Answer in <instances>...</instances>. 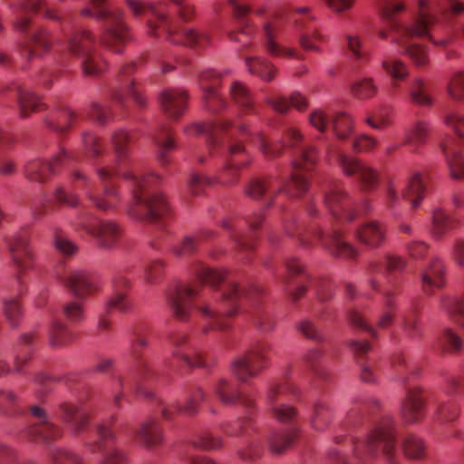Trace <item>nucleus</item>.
<instances>
[{
    "label": "nucleus",
    "instance_id": "obj_1",
    "mask_svg": "<svg viewBox=\"0 0 464 464\" xmlns=\"http://www.w3.org/2000/svg\"><path fill=\"white\" fill-rule=\"evenodd\" d=\"M82 140L84 149L96 160L94 163L96 174L103 183L102 188L100 189L84 173L80 170L72 171V179L82 181L89 201L102 211L113 208L119 198L111 183L121 175L128 181L132 194L130 215L137 219L163 227L170 210L165 197L156 189L160 178L152 173H142L134 168L128 169L132 141L130 134L124 130H118L112 133L111 138L114 150L112 161L103 156L100 139L94 134L84 132Z\"/></svg>",
    "mask_w": 464,
    "mask_h": 464
},
{
    "label": "nucleus",
    "instance_id": "obj_2",
    "mask_svg": "<svg viewBox=\"0 0 464 464\" xmlns=\"http://www.w3.org/2000/svg\"><path fill=\"white\" fill-rule=\"evenodd\" d=\"M191 272L198 282L180 284L167 292L168 304L178 320H188L192 309L195 308L209 320V323L202 327L204 334L216 329L226 330L228 325L223 317L235 314L242 303L248 301L253 306L251 316L255 324L261 331L273 329V317L267 311L258 306L263 291L257 285H250L246 289L234 282H228L223 290H204V284L215 288L226 281V274L200 262H196L192 266Z\"/></svg>",
    "mask_w": 464,
    "mask_h": 464
},
{
    "label": "nucleus",
    "instance_id": "obj_3",
    "mask_svg": "<svg viewBox=\"0 0 464 464\" xmlns=\"http://www.w3.org/2000/svg\"><path fill=\"white\" fill-rule=\"evenodd\" d=\"M439 5L428 0H418V15L411 23H405L401 14L405 10L402 2L392 1L382 5L379 11L383 25L394 34L393 42L397 44L400 53L407 55L412 63L420 68L429 63L426 46L411 42L413 38H428L433 44L446 46L450 43V38L436 40L442 25L439 23L437 14L444 19H451L464 13V2L460 0H443Z\"/></svg>",
    "mask_w": 464,
    "mask_h": 464
},
{
    "label": "nucleus",
    "instance_id": "obj_4",
    "mask_svg": "<svg viewBox=\"0 0 464 464\" xmlns=\"http://www.w3.org/2000/svg\"><path fill=\"white\" fill-rule=\"evenodd\" d=\"M238 133L241 138L249 139L250 142L256 146L266 159L272 160L281 155L284 146H289L292 149L298 148L304 140V135L298 129L293 126L285 127L283 134V140L279 143L271 142L261 133H251L246 125L241 124L237 128H232L228 121H219L218 122L194 123L185 129V133L188 136L204 134L207 136L208 148L209 155L220 154L225 160V167L222 174L218 178V181L224 185L234 183L238 177V169L249 163L246 160H237V158H245V148L240 141L234 140V134Z\"/></svg>",
    "mask_w": 464,
    "mask_h": 464
},
{
    "label": "nucleus",
    "instance_id": "obj_5",
    "mask_svg": "<svg viewBox=\"0 0 464 464\" xmlns=\"http://www.w3.org/2000/svg\"><path fill=\"white\" fill-rule=\"evenodd\" d=\"M126 4L135 16L144 15L147 18L148 34L151 36L165 37L171 44L195 49L205 48L210 43L208 34L182 28L179 21L169 18L166 4L137 0H126Z\"/></svg>",
    "mask_w": 464,
    "mask_h": 464
},
{
    "label": "nucleus",
    "instance_id": "obj_6",
    "mask_svg": "<svg viewBox=\"0 0 464 464\" xmlns=\"http://www.w3.org/2000/svg\"><path fill=\"white\" fill-rule=\"evenodd\" d=\"M317 159V150L311 145H304L298 149V155L293 162L291 180L280 183L272 178L256 179L249 182L246 194L252 198L264 197L266 205L273 204L276 194L285 191L289 197H297L307 191L309 178L307 172L312 169Z\"/></svg>",
    "mask_w": 464,
    "mask_h": 464
},
{
    "label": "nucleus",
    "instance_id": "obj_7",
    "mask_svg": "<svg viewBox=\"0 0 464 464\" xmlns=\"http://www.w3.org/2000/svg\"><path fill=\"white\" fill-rule=\"evenodd\" d=\"M353 456L360 464H372L382 453L387 464H400L397 457L393 420L389 414L376 419L367 437L353 441Z\"/></svg>",
    "mask_w": 464,
    "mask_h": 464
},
{
    "label": "nucleus",
    "instance_id": "obj_8",
    "mask_svg": "<svg viewBox=\"0 0 464 464\" xmlns=\"http://www.w3.org/2000/svg\"><path fill=\"white\" fill-rule=\"evenodd\" d=\"M89 5L80 12L82 16L94 17L102 22L101 44L114 53H122L125 45L131 40L130 29L124 21L121 9H110L107 0H83Z\"/></svg>",
    "mask_w": 464,
    "mask_h": 464
},
{
    "label": "nucleus",
    "instance_id": "obj_9",
    "mask_svg": "<svg viewBox=\"0 0 464 464\" xmlns=\"http://www.w3.org/2000/svg\"><path fill=\"white\" fill-rule=\"evenodd\" d=\"M130 353L135 361V371L131 373L130 378H124L121 375L114 377L112 382V389L115 392L113 397V404L117 409H121V401L124 397L121 392L123 389L135 390L138 393L144 394L148 398H153L154 393L145 391L141 385V380H147L151 376L147 360L142 356V349L148 345V338L145 330L140 327H135L130 337Z\"/></svg>",
    "mask_w": 464,
    "mask_h": 464
},
{
    "label": "nucleus",
    "instance_id": "obj_10",
    "mask_svg": "<svg viewBox=\"0 0 464 464\" xmlns=\"http://www.w3.org/2000/svg\"><path fill=\"white\" fill-rule=\"evenodd\" d=\"M97 37L89 29H76L67 35L66 49L81 64L86 76H96L105 69V63L96 52Z\"/></svg>",
    "mask_w": 464,
    "mask_h": 464
},
{
    "label": "nucleus",
    "instance_id": "obj_11",
    "mask_svg": "<svg viewBox=\"0 0 464 464\" xmlns=\"http://www.w3.org/2000/svg\"><path fill=\"white\" fill-rule=\"evenodd\" d=\"M392 363L406 388L405 399L401 407V418L408 423H416L424 417L425 408L420 390L418 387L408 386L407 373L415 375L419 370L412 366L401 353L393 355Z\"/></svg>",
    "mask_w": 464,
    "mask_h": 464
},
{
    "label": "nucleus",
    "instance_id": "obj_12",
    "mask_svg": "<svg viewBox=\"0 0 464 464\" xmlns=\"http://www.w3.org/2000/svg\"><path fill=\"white\" fill-rule=\"evenodd\" d=\"M290 367L284 372V380L273 382L266 393V406L275 420L281 423H290L297 416V410L289 404L292 398L298 395L299 390L287 381Z\"/></svg>",
    "mask_w": 464,
    "mask_h": 464
},
{
    "label": "nucleus",
    "instance_id": "obj_13",
    "mask_svg": "<svg viewBox=\"0 0 464 464\" xmlns=\"http://www.w3.org/2000/svg\"><path fill=\"white\" fill-rule=\"evenodd\" d=\"M115 420V416L112 415L108 420L98 423L95 426L98 439L84 443V447L92 453L96 451L101 453L102 458L98 464H127L128 462L126 452L115 446L117 437L111 429Z\"/></svg>",
    "mask_w": 464,
    "mask_h": 464
},
{
    "label": "nucleus",
    "instance_id": "obj_14",
    "mask_svg": "<svg viewBox=\"0 0 464 464\" xmlns=\"http://www.w3.org/2000/svg\"><path fill=\"white\" fill-rule=\"evenodd\" d=\"M270 347L265 343L252 345L231 362V372L241 382L246 383L266 367Z\"/></svg>",
    "mask_w": 464,
    "mask_h": 464
},
{
    "label": "nucleus",
    "instance_id": "obj_15",
    "mask_svg": "<svg viewBox=\"0 0 464 464\" xmlns=\"http://www.w3.org/2000/svg\"><path fill=\"white\" fill-rule=\"evenodd\" d=\"M322 191L324 205L336 221H353L357 217L358 213L353 208L341 179H328L323 184Z\"/></svg>",
    "mask_w": 464,
    "mask_h": 464
},
{
    "label": "nucleus",
    "instance_id": "obj_16",
    "mask_svg": "<svg viewBox=\"0 0 464 464\" xmlns=\"http://www.w3.org/2000/svg\"><path fill=\"white\" fill-rule=\"evenodd\" d=\"M405 267V261L395 255H386L382 261L372 260L369 264L368 274H369V284L372 289L381 291L385 295V305L387 308H392L393 303L391 299L392 293L389 289L382 286V280L385 279L388 282H392V276L390 274L394 272H400Z\"/></svg>",
    "mask_w": 464,
    "mask_h": 464
},
{
    "label": "nucleus",
    "instance_id": "obj_17",
    "mask_svg": "<svg viewBox=\"0 0 464 464\" xmlns=\"http://www.w3.org/2000/svg\"><path fill=\"white\" fill-rule=\"evenodd\" d=\"M78 154L69 152L61 148L59 153L52 161H44L40 159L30 160L24 166L26 179L35 182H44L52 176L58 173L60 169L69 166L73 161H78Z\"/></svg>",
    "mask_w": 464,
    "mask_h": 464
},
{
    "label": "nucleus",
    "instance_id": "obj_18",
    "mask_svg": "<svg viewBox=\"0 0 464 464\" xmlns=\"http://www.w3.org/2000/svg\"><path fill=\"white\" fill-rule=\"evenodd\" d=\"M14 15V26L21 33H27L31 26L32 15L41 13L46 18L60 20L61 17L43 0H17L11 5Z\"/></svg>",
    "mask_w": 464,
    "mask_h": 464
},
{
    "label": "nucleus",
    "instance_id": "obj_19",
    "mask_svg": "<svg viewBox=\"0 0 464 464\" xmlns=\"http://www.w3.org/2000/svg\"><path fill=\"white\" fill-rule=\"evenodd\" d=\"M29 411L35 420V423L27 429V437L34 440H40L46 445H51L53 441L62 438L63 430L50 421L48 414L42 407L32 405Z\"/></svg>",
    "mask_w": 464,
    "mask_h": 464
},
{
    "label": "nucleus",
    "instance_id": "obj_20",
    "mask_svg": "<svg viewBox=\"0 0 464 464\" xmlns=\"http://www.w3.org/2000/svg\"><path fill=\"white\" fill-rule=\"evenodd\" d=\"M287 19L292 23L298 36L299 44L304 50L314 52L321 51L314 42H324L325 41V36L317 29H309L307 27V22L314 20V16L310 14L308 7L296 8L295 13L290 14Z\"/></svg>",
    "mask_w": 464,
    "mask_h": 464
},
{
    "label": "nucleus",
    "instance_id": "obj_21",
    "mask_svg": "<svg viewBox=\"0 0 464 464\" xmlns=\"http://www.w3.org/2000/svg\"><path fill=\"white\" fill-rule=\"evenodd\" d=\"M335 159L346 176L357 179L362 190H371L378 186L379 176L373 169L341 151L336 152Z\"/></svg>",
    "mask_w": 464,
    "mask_h": 464
},
{
    "label": "nucleus",
    "instance_id": "obj_22",
    "mask_svg": "<svg viewBox=\"0 0 464 464\" xmlns=\"http://www.w3.org/2000/svg\"><path fill=\"white\" fill-rule=\"evenodd\" d=\"M28 237V230L23 228L6 239L11 259L17 269L16 280L20 285H23V274L33 266V253Z\"/></svg>",
    "mask_w": 464,
    "mask_h": 464
},
{
    "label": "nucleus",
    "instance_id": "obj_23",
    "mask_svg": "<svg viewBox=\"0 0 464 464\" xmlns=\"http://www.w3.org/2000/svg\"><path fill=\"white\" fill-rule=\"evenodd\" d=\"M262 220V213H256L250 219L246 220V222L248 224L251 231L250 233L246 234L240 232V221L234 217L226 218L222 221L221 227L229 233L230 237L235 243L237 250L238 252H246L248 254L254 249L256 241L255 232Z\"/></svg>",
    "mask_w": 464,
    "mask_h": 464
},
{
    "label": "nucleus",
    "instance_id": "obj_24",
    "mask_svg": "<svg viewBox=\"0 0 464 464\" xmlns=\"http://www.w3.org/2000/svg\"><path fill=\"white\" fill-rule=\"evenodd\" d=\"M312 126L324 131L329 126L338 139L344 140L350 136L353 125L351 117L344 112H337L331 118L322 110H314L309 116Z\"/></svg>",
    "mask_w": 464,
    "mask_h": 464
},
{
    "label": "nucleus",
    "instance_id": "obj_25",
    "mask_svg": "<svg viewBox=\"0 0 464 464\" xmlns=\"http://www.w3.org/2000/svg\"><path fill=\"white\" fill-rule=\"evenodd\" d=\"M215 396L226 405H235L239 402L251 415L256 409L255 399L249 394L239 391V385L226 378L219 379L212 387Z\"/></svg>",
    "mask_w": 464,
    "mask_h": 464
},
{
    "label": "nucleus",
    "instance_id": "obj_26",
    "mask_svg": "<svg viewBox=\"0 0 464 464\" xmlns=\"http://www.w3.org/2000/svg\"><path fill=\"white\" fill-rule=\"evenodd\" d=\"M136 69L134 62L123 64L118 74L117 87L111 91V100L121 105L125 104L126 97L130 96L140 107L146 106V100L134 85L130 75Z\"/></svg>",
    "mask_w": 464,
    "mask_h": 464
},
{
    "label": "nucleus",
    "instance_id": "obj_27",
    "mask_svg": "<svg viewBox=\"0 0 464 464\" xmlns=\"http://www.w3.org/2000/svg\"><path fill=\"white\" fill-rule=\"evenodd\" d=\"M79 226L88 234L96 237L98 245L104 249L116 247L121 237V228L111 221H102L98 225H92L86 218L79 219Z\"/></svg>",
    "mask_w": 464,
    "mask_h": 464
},
{
    "label": "nucleus",
    "instance_id": "obj_28",
    "mask_svg": "<svg viewBox=\"0 0 464 464\" xmlns=\"http://www.w3.org/2000/svg\"><path fill=\"white\" fill-rule=\"evenodd\" d=\"M198 84L202 91L205 107L218 112L227 106V101L219 95L218 88L220 84V75L213 70L203 71L198 76Z\"/></svg>",
    "mask_w": 464,
    "mask_h": 464
},
{
    "label": "nucleus",
    "instance_id": "obj_29",
    "mask_svg": "<svg viewBox=\"0 0 464 464\" xmlns=\"http://www.w3.org/2000/svg\"><path fill=\"white\" fill-rule=\"evenodd\" d=\"M205 398V392L201 388L196 387L189 391L187 395L186 401L181 404L176 401L173 402L163 403L161 400L158 399L157 402L160 408V413L164 420H171L177 414H184L192 416L197 413L199 401Z\"/></svg>",
    "mask_w": 464,
    "mask_h": 464
},
{
    "label": "nucleus",
    "instance_id": "obj_30",
    "mask_svg": "<svg viewBox=\"0 0 464 464\" xmlns=\"http://www.w3.org/2000/svg\"><path fill=\"white\" fill-rule=\"evenodd\" d=\"M56 276L78 298H85L97 290L92 277L83 270L68 269L63 273L57 272Z\"/></svg>",
    "mask_w": 464,
    "mask_h": 464
},
{
    "label": "nucleus",
    "instance_id": "obj_31",
    "mask_svg": "<svg viewBox=\"0 0 464 464\" xmlns=\"http://www.w3.org/2000/svg\"><path fill=\"white\" fill-rule=\"evenodd\" d=\"M285 18L283 16L276 17L264 24L263 34L265 36V48L266 52L276 57H287L304 59V56L298 54L293 48L285 47L276 41V36L282 31Z\"/></svg>",
    "mask_w": 464,
    "mask_h": 464
},
{
    "label": "nucleus",
    "instance_id": "obj_32",
    "mask_svg": "<svg viewBox=\"0 0 464 464\" xmlns=\"http://www.w3.org/2000/svg\"><path fill=\"white\" fill-rule=\"evenodd\" d=\"M314 237L335 256L349 259L353 258L357 255L356 249L343 239L337 227H333L327 234L318 229L314 232Z\"/></svg>",
    "mask_w": 464,
    "mask_h": 464
},
{
    "label": "nucleus",
    "instance_id": "obj_33",
    "mask_svg": "<svg viewBox=\"0 0 464 464\" xmlns=\"http://www.w3.org/2000/svg\"><path fill=\"white\" fill-rule=\"evenodd\" d=\"M130 285V282L125 277L122 271H119L115 274L111 279L112 295L105 305L107 314L113 310L126 314L132 309L131 301L126 293Z\"/></svg>",
    "mask_w": 464,
    "mask_h": 464
},
{
    "label": "nucleus",
    "instance_id": "obj_34",
    "mask_svg": "<svg viewBox=\"0 0 464 464\" xmlns=\"http://www.w3.org/2000/svg\"><path fill=\"white\" fill-rule=\"evenodd\" d=\"M56 416L67 423L75 435L82 433L90 422L88 412L83 408H80L70 401H64L59 405Z\"/></svg>",
    "mask_w": 464,
    "mask_h": 464
},
{
    "label": "nucleus",
    "instance_id": "obj_35",
    "mask_svg": "<svg viewBox=\"0 0 464 464\" xmlns=\"http://www.w3.org/2000/svg\"><path fill=\"white\" fill-rule=\"evenodd\" d=\"M459 142L450 136H447L440 143L450 174L454 179L464 178V156L459 151Z\"/></svg>",
    "mask_w": 464,
    "mask_h": 464
},
{
    "label": "nucleus",
    "instance_id": "obj_36",
    "mask_svg": "<svg viewBox=\"0 0 464 464\" xmlns=\"http://www.w3.org/2000/svg\"><path fill=\"white\" fill-rule=\"evenodd\" d=\"M51 46L50 34L43 28L26 34L20 43L21 54L27 60L47 53Z\"/></svg>",
    "mask_w": 464,
    "mask_h": 464
},
{
    "label": "nucleus",
    "instance_id": "obj_37",
    "mask_svg": "<svg viewBox=\"0 0 464 464\" xmlns=\"http://www.w3.org/2000/svg\"><path fill=\"white\" fill-rule=\"evenodd\" d=\"M188 93L184 90L169 88L159 95L162 111L172 119L179 118L187 108Z\"/></svg>",
    "mask_w": 464,
    "mask_h": 464
},
{
    "label": "nucleus",
    "instance_id": "obj_38",
    "mask_svg": "<svg viewBox=\"0 0 464 464\" xmlns=\"http://www.w3.org/2000/svg\"><path fill=\"white\" fill-rule=\"evenodd\" d=\"M445 266L439 258H434L421 273V286L423 292L431 295L435 289L445 285Z\"/></svg>",
    "mask_w": 464,
    "mask_h": 464
},
{
    "label": "nucleus",
    "instance_id": "obj_39",
    "mask_svg": "<svg viewBox=\"0 0 464 464\" xmlns=\"http://www.w3.org/2000/svg\"><path fill=\"white\" fill-rule=\"evenodd\" d=\"M7 89L18 102L21 117L26 118L32 112L45 108V104L41 102L40 98L31 90L24 88L16 83H13Z\"/></svg>",
    "mask_w": 464,
    "mask_h": 464
},
{
    "label": "nucleus",
    "instance_id": "obj_40",
    "mask_svg": "<svg viewBox=\"0 0 464 464\" xmlns=\"http://www.w3.org/2000/svg\"><path fill=\"white\" fill-rule=\"evenodd\" d=\"M172 355L188 366L204 367L205 362L201 353L192 350L185 334H178L172 340Z\"/></svg>",
    "mask_w": 464,
    "mask_h": 464
},
{
    "label": "nucleus",
    "instance_id": "obj_41",
    "mask_svg": "<svg viewBox=\"0 0 464 464\" xmlns=\"http://www.w3.org/2000/svg\"><path fill=\"white\" fill-rule=\"evenodd\" d=\"M356 237L362 244L372 247H380L386 237L385 226L376 220L362 223L356 230Z\"/></svg>",
    "mask_w": 464,
    "mask_h": 464
},
{
    "label": "nucleus",
    "instance_id": "obj_42",
    "mask_svg": "<svg viewBox=\"0 0 464 464\" xmlns=\"http://www.w3.org/2000/svg\"><path fill=\"white\" fill-rule=\"evenodd\" d=\"M134 436L146 448H152L163 440L162 427L156 419L149 418L134 430Z\"/></svg>",
    "mask_w": 464,
    "mask_h": 464
},
{
    "label": "nucleus",
    "instance_id": "obj_43",
    "mask_svg": "<svg viewBox=\"0 0 464 464\" xmlns=\"http://www.w3.org/2000/svg\"><path fill=\"white\" fill-rule=\"evenodd\" d=\"M380 403L373 398H357L352 402V406L346 413L342 424V429L346 430L351 427L361 423L363 412L372 411L379 409Z\"/></svg>",
    "mask_w": 464,
    "mask_h": 464
},
{
    "label": "nucleus",
    "instance_id": "obj_44",
    "mask_svg": "<svg viewBox=\"0 0 464 464\" xmlns=\"http://www.w3.org/2000/svg\"><path fill=\"white\" fill-rule=\"evenodd\" d=\"M152 140L157 147V158L161 165L169 163L168 152L176 148L172 130L166 125L159 128L152 136Z\"/></svg>",
    "mask_w": 464,
    "mask_h": 464
},
{
    "label": "nucleus",
    "instance_id": "obj_45",
    "mask_svg": "<svg viewBox=\"0 0 464 464\" xmlns=\"http://www.w3.org/2000/svg\"><path fill=\"white\" fill-rule=\"evenodd\" d=\"M266 102L279 113H286L291 105L299 111H304L308 107L307 99L299 92H294L289 100L284 96L276 95L266 98Z\"/></svg>",
    "mask_w": 464,
    "mask_h": 464
},
{
    "label": "nucleus",
    "instance_id": "obj_46",
    "mask_svg": "<svg viewBox=\"0 0 464 464\" xmlns=\"http://www.w3.org/2000/svg\"><path fill=\"white\" fill-rule=\"evenodd\" d=\"M429 133L430 126L428 122L417 121L405 130L404 144L409 146L412 151L416 152L427 142Z\"/></svg>",
    "mask_w": 464,
    "mask_h": 464
},
{
    "label": "nucleus",
    "instance_id": "obj_47",
    "mask_svg": "<svg viewBox=\"0 0 464 464\" xmlns=\"http://www.w3.org/2000/svg\"><path fill=\"white\" fill-rule=\"evenodd\" d=\"M297 435L295 429L273 430L267 436V444L274 454H282L288 450Z\"/></svg>",
    "mask_w": 464,
    "mask_h": 464
},
{
    "label": "nucleus",
    "instance_id": "obj_48",
    "mask_svg": "<svg viewBox=\"0 0 464 464\" xmlns=\"http://www.w3.org/2000/svg\"><path fill=\"white\" fill-rule=\"evenodd\" d=\"M228 3L232 7L240 34L251 36L256 32V27L247 16L250 13L247 2L246 0H228Z\"/></svg>",
    "mask_w": 464,
    "mask_h": 464
},
{
    "label": "nucleus",
    "instance_id": "obj_49",
    "mask_svg": "<svg viewBox=\"0 0 464 464\" xmlns=\"http://www.w3.org/2000/svg\"><path fill=\"white\" fill-rule=\"evenodd\" d=\"M245 63L251 74L259 77L264 82H271L277 71L272 63L262 57L246 56Z\"/></svg>",
    "mask_w": 464,
    "mask_h": 464
},
{
    "label": "nucleus",
    "instance_id": "obj_50",
    "mask_svg": "<svg viewBox=\"0 0 464 464\" xmlns=\"http://www.w3.org/2000/svg\"><path fill=\"white\" fill-rule=\"evenodd\" d=\"M214 236V232L204 229L192 236H187L179 245L173 246V253L178 256H188L194 253L198 247L208 238Z\"/></svg>",
    "mask_w": 464,
    "mask_h": 464
},
{
    "label": "nucleus",
    "instance_id": "obj_51",
    "mask_svg": "<svg viewBox=\"0 0 464 464\" xmlns=\"http://www.w3.org/2000/svg\"><path fill=\"white\" fill-rule=\"evenodd\" d=\"M425 190L421 174L416 172L406 181L401 195L403 198L411 201L412 208H417L425 196Z\"/></svg>",
    "mask_w": 464,
    "mask_h": 464
},
{
    "label": "nucleus",
    "instance_id": "obj_52",
    "mask_svg": "<svg viewBox=\"0 0 464 464\" xmlns=\"http://www.w3.org/2000/svg\"><path fill=\"white\" fill-rule=\"evenodd\" d=\"M229 94L235 104L245 113H255L256 107L249 90L240 82H233Z\"/></svg>",
    "mask_w": 464,
    "mask_h": 464
},
{
    "label": "nucleus",
    "instance_id": "obj_53",
    "mask_svg": "<svg viewBox=\"0 0 464 464\" xmlns=\"http://www.w3.org/2000/svg\"><path fill=\"white\" fill-rule=\"evenodd\" d=\"M408 93L411 103L430 107L433 99L424 81L420 78H414L408 85Z\"/></svg>",
    "mask_w": 464,
    "mask_h": 464
},
{
    "label": "nucleus",
    "instance_id": "obj_54",
    "mask_svg": "<svg viewBox=\"0 0 464 464\" xmlns=\"http://www.w3.org/2000/svg\"><path fill=\"white\" fill-rule=\"evenodd\" d=\"M332 418V411L327 402L319 400L313 406L310 423L313 429L322 431L328 426Z\"/></svg>",
    "mask_w": 464,
    "mask_h": 464
},
{
    "label": "nucleus",
    "instance_id": "obj_55",
    "mask_svg": "<svg viewBox=\"0 0 464 464\" xmlns=\"http://www.w3.org/2000/svg\"><path fill=\"white\" fill-rule=\"evenodd\" d=\"M74 339V334L63 323L54 321L49 331V342L53 347L68 345Z\"/></svg>",
    "mask_w": 464,
    "mask_h": 464
},
{
    "label": "nucleus",
    "instance_id": "obj_56",
    "mask_svg": "<svg viewBox=\"0 0 464 464\" xmlns=\"http://www.w3.org/2000/svg\"><path fill=\"white\" fill-rule=\"evenodd\" d=\"M13 142V136L0 129V175L11 176L16 170L15 162L3 155L4 151L9 149Z\"/></svg>",
    "mask_w": 464,
    "mask_h": 464
},
{
    "label": "nucleus",
    "instance_id": "obj_57",
    "mask_svg": "<svg viewBox=\"0 0 464 464\" xmlns=\"http://www.w3.org/2000/svg\"><path fill=\"white\" fill-rule=\"evenodd\" d=\"M285 267L287 271V276L283 279V283L285 285V291L288 293L289 297L292 299V301L295 302L304 295L306 287L303 285H300L295 290L288 289V277L301 274L303 272V266L297 259L294 258L286 261Z\"/></svg>",
    "mask_w": 464,
    "mask_h": 464
},
{
    "label": "nucleus",
    "instance_id": "obj_58",
    "mask_svg": "<svg viewBox=\"0 0 464 464\" xmlns=\"http://www.w3.org/2000/svg\"><path fill=\"white\" fill-rule=\"evenodd\" d=\"M392 109L389 106H382L369 112L365 122L372 129L382 130L392 124Z\"/></svg>",
    "mask_w": 464,
    "mask_h": 464
},
{
    "label": "nucleus",
    "instance_id": "obj_59",
    "mask_svg": "<svg viewBox=\"0 0 464 464\" xmlns=\"http://www.w3.org/2000/svg\"><path fill=\"white\" fill-rule=\"evenodd\" d=\"M453 219L442 208H435L432 213L431 234L437 239L442 236L452 227Z\"/></svg>",
    "mask_w": 464,
    "mask_h": 464
},
{
    "label": "nucleus",
    "instance_id": "obj_60",
    "mask_svg": "<svg viewBox=\"0 0 464 464\" xmlns=\"http://www.w3.org/2000/svg\"><path fill=\"white\" fill-rule=\"evenodd\" d=\"M353 95L360 100L373 97L377 92V86L372 78H363L354 82L351 86Z\"/></svg>",
    "mask_w": 464,
    "mask_h": 464
},
{
    "label": "nucleus",
    "instance_id": "obj_61",
    "mask_svg": "<svg viewBox=\"0 0 464 464\" xmlns=\"http://www.w3.org/2000/svg\"><path fill=\"white\" fill-rule=\"evenodd\" d=\"M438 345L441 352L457 353L462 348L463 341L456 333L447 328L439 338Z\"/></svg>",
    "mask_w": 464,
    "mask_h": 464
},
{
    "label": "nucleus",
    "instance_id": "obj_62",
    "mask_svg": "<svg viewBox=\"0 0 464 464\" xmlns=\"http://www.w3.org/2000/svg\"><path fill=\"white\" fill-rule=\"evenodd\" d=\"M382 65L386 72L394 80L404 81L409 76L408 66L399 59H384Z\"/></svg>",
    "mask_w": 464,
    "mask_h": 464
},
{
    "label": "nucleus",
    "instance_id": "obj_63",
    "mask_svg": "<svg viewBox=\"0 0 464 464\" xmlns=\"http://www.w3.org/2000/svg\"><path fill=\"white\" fill-rule=\"evenodd\" d=\"M48 457L53 464H82V459L74 452L62 448H52Z\"/></svg>",
    "mask_w": 464,
    "mask_h": 464
},
{
    "label": "nucleus",
    "instance_id": "obj_64",
    "mask_svg": "<svg viewBox=\"0 0 464 464\" xmlns=\"http://www.w3.org/2000/svg\"><path fill=\"white\" fill-rule=\"evenodd\" d=\"M84 115L98 124H105L111 118L110 108L102 103L93 102L88 109L84 111Z\"/></svg>",
    "mask_w": 464,
    "mask_h": 464
}]
</instances>
